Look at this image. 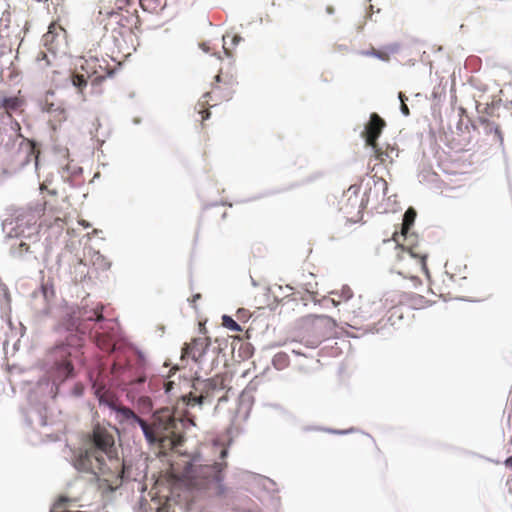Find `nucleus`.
I'll use <instances>...</instances> for the list:
<instances>
[{"label": "nucleus", "instance_id": "1", "mask_svg": "<svg viewBox=\"0 0 512 512\" xmlns=\"http://www.w3.org/2000/svg\"><path fill=\"white\" fill-rule=\"evenodd\" d=\"M117 435L118 429L108 423L93 425L83 438L82 448L74 455V467L95 476L112 474L119 466L115 445Z\"/></svg>", "mask_w": 512, "mask_h": 512}, {"label": "nucleus", "instance_id": "2", "mask_svg": "<svg viewBox=\"0 0 512 512\" xmlns=\"http://www.w3.org/2000/svg\"><path fill=\"white\" fill-rule=\"evenodd\" d=\"M117 412L119 421L128 426L139 425L146 441L150 445H157L161 450H172L184 441L185 422L177 418L169 408L156 410L151 421L140 418L132 409L126 406L113 407Z\"/></svg>", "mask_w": 512, "mask_h": 512}, {"label": "nucleus", "instance_id": "3", "mask_svg": "<svg viewBox=\"0 0 512 512\" xmlns=\"http://www.w3.org/2000/svg\"><path fill=\"white\" fill-rule=\"evenodd\" d=\"M226 467V462H215L212 465H191L184 472V482L191 489L222 496L226 492L223 485V471Z\"/></svg>", "mask_w": 512, "mask_h": 512}, {"label": "nucleus", "instance_id": "4", "mask_svg": "<svg viewBox=\"0 0 512 512\" xmlns=\"http://www.w3.org/2000/svg\"><path fill=\"white\" fill-rule=\"evenodd\" d=\"M237 85L236 79L230 75L219 73L215 76V83L212 85L210 91L202 96L196 106L198 113L201 114V120L204 121L210 117L208 107L215 106L223 101H229Z\"/></svg>", "mask_w": 512, "mask_h": 512}, {"label": "nucleus", "instance_id": "5", "mask_svg": "<svg viewBox=\"0 0 512 512\" xmlns=\"http://www.w3.org/2000/svg\"><path fill=\"white\" fill-rule=\"evenodd\" d=\"M345 311L353 318L369 320L383 312V305L381 300L374 299L370 294H359L349 302Z\"/></svg>", "mask_w": 512, "mask_h": 512}, {"label": "nucleus", "instance_id": "6", "mask_svg": "<svg viewBox=\"0 0 512 512\" xmlns=\"http://www.w3.org/2000/svg\"><path fill=\"white\" fill-rule=\"evenodd\" d=\"M117 322L113 319L104 321V324L94 330V339L97 347L105 352H112L115 350L117 338Z\"/></svg>", "mask_w": 512, "mask_h": 512}, {"label": "nucleus", "instance_id": "7", "mask_svg": "<svg viewBox=\"0 0 512 512\" xmlns=\"http://www.w3.org/2000/svg\"><path fill=\"white\" fill-rule=\"evenodd\" d=\"M79 70L84 73V76L90 80L92 85H98L111 74V71L105 65V61L96 57L83 59Z\"/></svg>", "mask_w": 512, "mask_h": 512}, {"label": "nucleus", "instance_id": "8", "mask_svg": "<svg viewBox=\"0 0 512 512\" xmlns=\"http://www.w3.org/2000/svg\"><path fill=\"white\" fill-rule=\"evenodd\" d=\"M363 202L357 190L352 187L348 189L341 201L340 210L343 212L348 221L352 223L359 222L363 217Z\"/></svg>", "mask_w": 512, "mask_h": 512}, {"label": "nucleus", "instance_id": "9", "mask_svg": "<svg viewBox=\"0 0 512 512\" xmlns=\"http://www.w3.org/2000/svg\"><path fill=\"white\" fill-rule=\"evenodd\" d=\"M224 381L225 379L222 375H216L210 379H207L202 382L200 395L196 396L190 392L188 395L183 396V401L187 406H194L196 404L202 405L206 399L212 396L215 390L223 389L225 387Z\"/></svg>", "mask_w": 512, "mask_h": 512}, {"label": "nucleus", "instance_id": "10", "mask_svg": "<svg viewBox=\"0 0 512 512\" xmlns=\"http://www.w3.org/2000/svg\"><path fill=\"white\" fill-rule=\"evenodd\" d=\"M42 41L48 52L54 56L66 44V31L61 25L52 22L48 31L43 35Z\"/></svg>", "mask_w": 512, "mask_h": 512}, {"label": "nucleus", "instance_id": "11", "mask_svg": "<svg viewBox=\"0 0 512 512\" xmlns=\"http://www.w3.org/2000/svg\"><path fill=\"white\" fill-rule=\"evenodd\" d=\"M112 374L119 378L121 384L131 385L134 383H143L146 377L142 372L133 375L129 362H122L120 358L114 361L112 365Z\"/></svg>", "mask_w": 512, "mask_h": 512}, {"label": "nucleus", "instance_id": "12", "mask_svg": "<svg viewBox=\"0 0 512 512\" xmlns=\"http://www.w3.org/2000/svg\"><path fill=\"white\" fill-rule=\"evenodd\" d=\"M385 126L386 122L377 113H372L370 115V119L365 125V129L363 131V136L368 146L376 148L377 139L381 135Z\"/></svg>", "mask_w": 512, "mask_h": 512}, {"label": "nucleus", "instance_id": "13", "mask_svg": "<svg viewBox=\"0 0 512 512\" xmlns=\"http://www.w3.org/2000/svg\"><path fill=\"white\" fill-rule=\"evenodd\" d=\"M18 156L21 158L20 165L25 166L34 161L35 166H38L40 149L37 147V143L28 138H23L19 143Z\"/></svg>", "mask_w": 512, "mask_h": 512}, {"label": "nucleus", "instance_id": "14", "mask_svg": "<svg viewBox=\"0 0 512 512\" xmlns=\"http://www.w3.org/2000/svg\"><path fill=\"white\" fill-rule=\"evenodd\" d=\"M209 345L210 342L208 338H195L183 348L182 358L190 357L194 362L199 363Z\"/></svg>", "mask_w": 512, "mask_h": 512}, {"label": "nucleus", "instance_id": "15", "mask_svg": "<svg viewBox=\"0 0 512 512\" xmlns=\"http://www.w3.org/2000/svg\"><path fill=\"white\" fill-rule=\"evenodd\" d=\"M103 309L104 306L102 304H97L91 309L83 308L80 312V318L84 324L93 322L92 329H95L99 324H104V321L108 320L103 316Z\"/></svg>", "mask_w": 512, "mask_h": 512}, {"label": "nucleus", "instance_id": "16", "mask_svg": "<svg viewBox=\"0 0 512 512\" xmlns=\"http://www.w3.org/2000/svg\"><path fill=\"white\" fill-rule=\"evenodd\" d=\"M330 294L334 306L344 303L348 307L349 302L355 298L352 289L348 285H343L340 289L334 290Z\"/></svg>", "mask_w": 512, "mask_h": 512}, {"label": "nucleus", "instance_id": "17", "mask_svg": "<svg viewBox=\"0 0 512 512\" xmlns=\"http://www.w3.org/2000/svg\"><path fill=\"white\" fill-rule=\"evenodd\" d=\"M88 82H90V80L86 78L84 73L79 69H76L71 74V83L77 89L78 94L82 97L83 100H86L84 89L86 88Z\"/></svg>", "mask_w": 512, "mask_h": 512}, {"label": "nucleus", "instance_id": "18", "mask_svg": "<svg viewBox=\"0 0 512 512\" xmlns=\"http://www.w3.org/2000/svg\"><path fill=\"white\" fill-rule=\"evenodd\" d=\"M56 54H48L45 51H40L35 58V65L37 70L44 72L50 67H55Z\"/></svg>", "mask_w": 512, "mask_h": 512}, {"label": "nucleus", "instance_id": "19", "mask_svg": "<svg viewBox=\"0 0 512 512\" xmlns=\"http://www.w3.org/2000/svg\"><path fill=\"white\" fill-rule=\"evenodd\" d=\"M87 261L95 267L96 270L102 271L109 269L111 265L105 256L93 250L89 251V259Z\"/></svg>", "mask_w": 512, "mask_h": 512}, {"label": "nucleus", "instance_id": "20", "mask_svg": "<svg viewBox=\"0 0 512 512\" xmlns=\"http://www.w3.org/2000/svg\"><path fill=\"white\" fill-rule=\"evenodd\" d=\"M479 123L483 127V130L486 134H493L495 140L500 142L503 141V137L498 124H496L494 121H490L485 117H479Z\"/></svg>", "mask_w": 512, "mask_h": 512}, {"label": "nucleus", "instance_id": "21", "mask_svg": "<svg viewBox=\"0 0 512 512\" xmlns=\"http://www.w3.org/2000/svg\"><path fill=\"white\" fill-rule=\"evenodd\" d=\"M374 151L375 158L380 163H385L387 160H392L393 154L395 153V149L390 147L389 145L386 149L381 148L378 143L376 144V148H372Z\"/></svg>", "mask_w": 512, "mask_h": 512}, {"label": "nucleus", "instance_id": "22", "mask_svg": "<svg viewBox=\"0 0 512 512\" xmlns=\"http://www.w3.org/2000/svg\"><path fill=\"white\" fill-rule=\"evenodd\" d=\"M22 104L18 97H5L0 101V108H4L7 113L17 110Z\"/></svg>", "mask_w": 512, "mask_h": 512}, {"label": "nucleus", "instance_id": "23", "mask_svg": "<svg viewBox=\"0 0 512 512\" xmlns=\"http://www.w3.org/2000/svg\"><path fill=\"white\" fill-rule=\"evenodd\" d=\"M416 218V211L413 208L407 209L403 217L402 234L406 235Z\"/></svg>", "mask_w": 512, "mask_h": 512}, {"label": "nucleus", "instance_id": "24", "mask_svg": "<svg viewBox=\"0 0 512 512\" xmlns=\"http://www.w3.org/2000/svg\"><path fill=\"white\" fill-rule=\"evenodd\" d=\"M139 4L144 11L157 12L164 6V0H140Z\"/></svg>", "mask_w": 512, "mask_h": 512}, {"label": "nucleus", "instance_id": "25", "mask_svg": "<svg viewBox=\"0 0 512 512\" xmlns=\"http://www.w3.org/2000/svg\"><path fill=\"white\" fill-rule=\"evenodd\" d=\"M73 369V365L69 360H63L62 362L57 364L58 377H61L63 379L68 378L69 376L72 375Z\"/></svg>", "mask_w": 512, "mask_h": 512}, {"label": "nucleus", "instance_id": "26", "mask_svg": "<svg viewBox=\"0 0 512 512\" xmlns=\"http://www.w3.org/2000/svg\"><path fill=\"white\" fill-rule=\"evenodd\" d=\"M81 338L77 335H72L67 339V344L59 345L55 348V353L65 354L66 347H78L81 345Z\"/></svg>", "mask_w": 512, "mask_h": 512}, {"label": "nucleus", "instance_id": "27", "mask_svg": "<svg viewBox=\"0 0 512 512\" xmlns=\"http://www.w3.org/2000/svg\"><path fill=\"white\" fill-rule=\"evenodd\" d=\"M408 254L410 255V258L415 262L417 269L419 271L424 272V273L428 272L427 264H426V258H427L426 255H416L412 252L411 249L408 251Z\"/></svg>", "mask_w": 512, "mask_h": 512}, {"label": "nucleus", "instance_id": "28", "mask_svg": "<svg viewBox=\"0 0 512 512\" xmlns=\"http://www.w3.org/2000/svg\"><path fill=\"white\" fill-rule=\"evenodd\" d=\"M44 211L52 212L55 215L54 218V225H58L60 228H63V225L65 224V215L61 216L56 211H54V208L49 204L48 201L44 202Z\"/></svg>", "mask_w": 512, "mask_h": 512}, {"label": "nucleus", "instance_id": "29", "mask_svg": "<svg viewBox=\"0 0 512 512\" xmlns=\"http://www.w3.org/2000/svg\"><path fill=\"white\" fill-rule=\"evenodd\" d=\"M222 324L224 327H226L232 331H236V332L242 331V328L240 327V325L227 315H224L222 317Z\"/></svg>", "mask_w": 512, "mask_h": 512}, {"label": "nucleus", "instance_id": "30", "mask_svg": "<svg viewBox=\"0 0 512 512\" xmlns=\"http://www.w3.org/2000/svg\"><path fill=\"white\" fill-rule=\"evenodd\" d=\"M363 55L365 56H374V57H377L383 61H388L389 60V54L385 51H379V50H376L374 48H372L371 50L369 51H365V52H362Z\"/></svg>", "mask_w": 512, "mask_h": 512}, {"label": "nucleus", "instance_id": "31", "mask_svg": "<svg viewBox=\"0 0 512 512\" xmlns=\"http://www.w3.org/2000/svg\"><path fill=\"white\" fill-rule=\"evenodd\" d=\"M315 318L320 323H322L326 326H329L331 328H334L336 326V322L329 316H316Z\"/></svg>", "mask_w": 512, "mask_h": 512}, {"label": "nucleus", "instance_id": "32", "mask_svg": "<svg viewBox=\"0 0 512 512\" xmlns=\"http://www.w3.org/2000/svg\"><path fill=\"white\" fill-rule=\"evenodd\" d=\"M399 99L401 101V112L405 115V116H409L410 114V111H409V108L407 106V104L405 103V101L407 100L406 96L404 93L400 92L399 93Z\"/></svg>", "mask_w": 512, "mask_h": 512}, {"label": "nucleus", "instance_id": "33", "mask_svg": "<svg viewBox=\"0 0 512 512\" xmlns=\"http://www.w3.org/2000/svg\"><path fill=\"white\" fill-rule=\"evenodd\" d=\"M40 190H41L42 192L47 191V193H48L49 195H51V196H56V195H57V191H56L55 189H49V188H48V183H47V181H44L43 183H41V185H40Z\"/></svg>", "mask_w": 512, "mask_h": 512}, {"label": "nucleus", "instance_id": "34", "mask_svg": "<svg viewBox=\"0 0 512 512\" xmlns=\"http://www.w3.org/2000/svg\"><path fill=\"white\" fill-rule=\"evenodd\" d=\"M19 249H20L21 252L22 251L28 252L30 247H29V245L27 243L21 242L20 245H19Z\"/></svg>", "mask_w": 512, "mask_h": 512}, {"label": "nucleus", "instance_id": "35", "mask_svg": "<svg viewBox=\"0 0 512 512\" xmlns=\"http://www.w3.org/2000/svg\"><path fill=\"white\" fill-rule=\"evenodd\" d=\"M411 280L413 281L414 285L417 286V285H420L421 284V280L417 277V276H412L411 277Z\"/></svg>", "mask_w": 512, "mask_h": 512}, {"label": "nucleus", "instance_id": "36", "mask_svg": "<svg viewBox=\"0 0 512 512\" xmlns=\"http://www.w3.org/2000/svg\"><path fill=\"white\" fill-rule=\"evenodd\" d=\"M505 465L512 468V455L505 460Z\"/></svg>", "mask_w": 512, "mask_h": 512}, {"label": "nucleus", "instance_id": "37", "mask_svg": "<svg viewBox=\"0 0 512 512\" xmlns=\"http://www.w3.org/2000/svg\"><path fill=\"white\" fill-rule=\"evenodd\" d=\"M227 454H228L227 449H222V450H221V453H220V457H221L222 459H224V458H226Z\"/></svg>", "mask_w": 512, "mask_h": 512}, {"label": "nucleus", "instance_id": "38", "mask_svg": "<svg viewBox=\"0 0 512 512\" xmlns=\"http://www.w3.org/2000/svg\"><path fill=\"white\" fill-rule=\"evenodd\" d=\"M201 298V294H195L193 297H192V303H196L197 300H199Z\"/></svg>", "mask_w": 512, "mask_h": 512}, {"label": "nucleus", "instance_id": "39", "mask_svg": "<svg viewBox=\"0 0 512 512\" xmlns=\"http://www.w3.org/2000/svg\"><path fill=\"white\" fill-rule=\"evenodd\" d=\"M99 401H100V403L105 402V403H107L109 406H112V403H109V402H107V401H105V400H104V396H103V395L99 397Z\"/></svg>", "mask_w": 512, "mask_h": 512}, {"label": "nucleus", "instance_id": "40", "mask_svg": "<svg viewBox=\"0 0 512 512\" xmlns=\"http://www.w3.org/2000/svg\"><path fill=\"white\" fill-rule=\"evenodd\" d=\"M80 224L83 225L84 227H89V223H87L85 220H81Z\"/></svg>", "mask_w": 512, "mask_h": 512}, {"label": "nucleus", "instance_id": "41", "mask_svg": "<svg viewBox=\"0 0 512 512\" xmlns=\"http://www.w3.org/2000/svg\"><path fill=\"white\" fill-rule=\"evenodd\" d=\"M239 40H240V37H238V36H234V37H233V41H234V42L239 41Z\"/></svg>", "mask_w": 512, "mask_h": 512}]
</instances>
